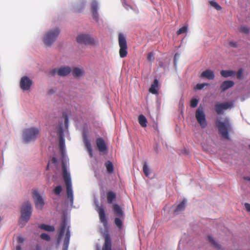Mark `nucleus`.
Instances as JSON below:
<instances>
[{
  "instance_id": "obj_1",
  "label": "nucleus",
  "mask_w": 250,
  "mask_h": 250,
  "mask_svg": "<svg viewBox=\"0 0 250 250\" xmlns=\"http://www.w3.org/2000/svg\"><path fill=\"white\" fill-rule=\"evenodd\" d=\"M64 129L62 121L58 125V135L60 150L61 153L62 174L66 186V197L71 208H74V194L72 189L70 173L68 170L69 158L66 154L64 139Z\"/></svg>"
},
{
  "instance_id": "obj_2",
  "label": "nucleus",
  "mask_w": 250,
  "mask_h": 250,
  "mask_svg": "<svg viewBox=\"0 0 250 250\" xmlns=\"http://www.w3.org/2000/svg\"><path fill=\"white\" fill-rule=\"evenodd\" d=\"M70 229V219L68 218L66 214H63L62 216L60 226L59 229V234L58 238V242H59L62 239L63 236H64L65 232L66 231V233L63 240L62 250H68L70 239L71 237V232Z\"/></svg>"
},
{
  "instance_id": "obj_3",
  "label": "nucleus",
  "mask_w": 250,
  "mask_h": 250,
  "mask_svg": "<svg viewBox=\"0 0 250 250\" xmlns=\"http://www.w3.org/2000/svg\"><path fill=\"white\" fill-rule=\"evenodd\" d=\"M61 30L59 27L51 28L46 31L43 36L42 41L46 47H51L58 39Z\"/></svg>"
},
{
  "instance_id": "obj_4",
  "label": "nucleus",
  "mask_w": 250,
  "mask_h": 250,
  "mask_svg": "<svg viewBox=\"0 0 250 250\" xmlns=\"http://www.w3.org/2000/svg\"><path fill=\"white\" fill-rule=\"evenodd\" d=\"M33 211L31 202L29 200L24 202L21 207V216L19 220L21 227L26 225L30 220Z\"/></svg>"
},
{
  "instance_id": "obj_5",
  "label": "nucleus",
  "mask_w": 250,
  "mask_h": 250,
  "mask_svg": "<svg viewBox=\"0 0 250 250\" xmlns=\"http://www.w3.org/2000/svg\"><path fill=\"white\" fill-rule=\"evenodd\" d=\"M216 125L221 136L223 138L229 140V132L232 129V125L229 118L226 117L224 122L217 120L216 122Z\"/></svg>"
},
{
  "instance_id": "obj_6",
  "label": "nucleus",
  "mask_w": 250,
  "mask_h": 250,
  "mask_svg": "<svg viewBox=\"0 0 250 250\" xmlns=\"http://www.w3.org/2000/svg\"><path fill=\"white\" fill-rule=\"evenodd\" d=\"M39 133V130L37 128L30 127L25 128L23 130L22 139L25 144H28L31 141H34Z\"/></svg>"
},
{
  "instance_id": "obj_7",
  "label": "nucleus",
  "mask_w": 250,
  "mask_h": 250,
  "mask_svg": "<svg viewBox=\"0 0 250 250\" xmlns=\"http://www.w3.org/2000/svg\"><path fill=\"white\" fill-rule=\"evenodd\" d=\"M96 210L98 212L100 222L103 224L105 230L108 229V220L106 216L104 208L103 206H100L98 199H94Z\"/></svg>"
},
{
  "instance_id": "obj_8",
  "label": "nucleus",
  "mask_w": 250,
  "mask_h": 250,
  "mask_svg": "<svg viewBox=\"0 0 250 250\" xmlns=\"http://www.w3.org/2000/svg\"><path fill=\"white\" fill-rule=\"evenodd\" d=\"M72 69L69 66L63 65L51 69L49 71L48 74L52 77H54L56 75L60 77H66L69 75Z\"/></svg>"
},
{
  "instance_id": "obj_9",
  "label": "nucleus",
  "mask_w": 250,
  "mask_h": 250,
  "mask_svg": "<svg viewBox=\"0 0 250 250\" xmlns=\"http://www.w3.org/2000/svg\"><path fill=\"white\" fill-rule=\"evenodd\" d=\"M76 41L80 44L94 45L95 39L89 34L81 33L78 34Z\"/></svg>"
},
{
  "instance_id": "obj_10",
  "label": "nucleus",
  "mask_w": 250,
  "mask_h": 250,
  "mask_svg": "<svg viewBox=\"0 0 250 250\" xmlns=\"http://www.w3.org/2000/svg\"><path fill=\"white\" fill-rule=\"evenodd\" d=\"M195 118L202 128H205L208 125L206 114L203 106L200 105L195 112Z\"/></svg>"
},
{
  "instance_id": "obj_11",
  "label": "nucleus",
  "mask_w": 250,
  "mask_h": 250,
  "mask_svg": "<svg viewBox=\"0 0 250 250\" xmlns=\"http://www.w3.org/2000/svg\"><path fill=\"white\" fill-rule=\"evenodd\" d=\"M234 106L233 101H228L224 103H217L214 106V110L218 115L224 114V111L231 109Z\"/></svg>"
},
{
  "instance_id": "obj_12",
  "label": "nucleus",
  "mask_w": 250,
  "mask_h": 250,
  "mask_svg": "<svg viewBox=\"0 0 250 250\" xmlns=\"http://www.w3.org/2000/svg\"><path fill=\"white\" fill-rule=\"evenodd\" d=\"M119 44L120 46L119 54L122 58L125 57L127 54V42L126 38L122 33L118 35Z\"/></svg>"
},
{
  "instance_id": "obj_13",
  "label": "nucleus",
  "mask_w": 250,
  "mask_h": 250,
  "mask_svg": "<svg viewBox=\"0 0 250 250\" xmlns=\"http://www.w3.org/2000/svg\"><path fill=\"white\" fill-rule=\"evenodd\" d=\"M32 197L36 208L42 210L45 205V201L38 190L36 189L32 192Z\"/></svg>"
},
{
  "instance_id": "obj_14",
  "label": "nucleus",
  "mask_w": 250,
  "mask_h": 250,
  "mask_svg": "<svg viewBox=\"0 0 250 250\" xmlns=\"http://www.w3.org/2000/svg\"><path fill=\"white\" fill-rule=\"evenodd\" d=\"M99 3L97 0H92L91 3V11L93 19L98 24H100V20L98 10H99Z\"/></svg>"
},
{
  "instance_id": "obj_15",
  "label": "nucleus",
  "mask_w": 250,
  "mask_h": 250,
  "mask_svg": "<svg viewBox=\"0 0 250 250\" xmlns=\"http://www.w3.org/2000/svg\"><path fill=\"white\" fill-rule=\"evenodd\" d=\"M33 83L32 80L27 76H24L21 78L20 86L23 91H28L31 89Z\"/></svg>"
},
{
  "instance_id": "obj_16",
  "label": "nucleus",
  "mask_w": 250,
  "mask_h": 250,
  "mask_svg": "<svg viewBox=\"0 0 250 250\" xmlns=\"http://www.w3.org/2000/svg\"><path fill=\"white\" fill-rule=\"evenodd\" d=\"M96 145L100 152L104 153L107 152V146L103 138L99 137L96 139Z\"/></svg>"
},
{
  "instance_id": "obj_17",
  "label": "nucleus",
  "mask_w": 250,
  "mask_h": 250,
  "mask_svg": "<svg viewBox=\"0 0 250 250\" xmlns=\"http://www.w3.org/2000/svg\"><path fill=\"white\" fill-rule=\"evenodd\" d=\"M234 84V82L232 80H227L224 81L220 86L221 92H224L228 89L233 87Z\"/></svg>"
},
{
  "instance_id": "obj_18",
  "label": "nucleus",
  "mask_w": 250,
  "mask_h": 250,
  "mask_svg": "<svg viewBox=\"0 0 250 250\" xmlns=\"http://www.w3.org/2000/svg\"><path fill=\"white\" fill-rule=\"evenodd\" d=\"M83 142L89 153V155L91 158H92L93 157V150L91 147L90 141L88 140L87 136L84 133L83 134Z\"/></svg>"
},
{
  "instance_id": "obj_19",
  "label": "nucleus",
  "mask_w": 250,
  "mask_h": 250,
  "mask_svg": "<svg viewBox=\"0 0 250 250\" xmlns=\"http://www.w3.org/2000/svg\"><path fill=\"white\" fill-rule=\"evenodd\" d=\"M86 3V0H79L77 5L73 7V10L75 12H80L84 9Z\"/></svg>"
},
{
  "instance_id": "obj_20",
  "label": "nucleus",
  "mask_w": 250,
  "mask_h": 250,
  "mask_svg": "<svg viewBox=\"0 0 250 250\" xmlns=\"http://www.w3.org/2000/svg\"><path fill=\"white\" fill-rule=\"evenodd\" d=\"M200 77L201 78H207L209 80H212L214 79L215 75L212 70L210 69H207L202 72Z\"/></svg>"
},
{
  "instance_id": "obj_21",
  "label": "nucleus",
  "mask_w": 250,
  "mask_h": 250,
  "mask_svg": "<svg viewBox=\"0 0 250 250\" xmlns=\"http://www.w3.org/2000/svg\"><path fill=\"white\" fill-rule=\"evenodd\" d=\"M72 74L75 78H78L84 74V71L83 68L75 67L72 70Z\"/></svg>"
},
{
  "instance_id": "obj_22",
  "label": "nucleus",
  "mask_w": 250,
  "mask_h": 250,
  "mask_svg": "<svg viewBox=\"0 0 250 250\" xmlns=\"http://www.w3.org/2000/svg\"><path fill=\"white\" fill-rule=\"evenodd\" d=\"M158 80L157 79H155L149 88V92L153 94H157L158 91Z\"/></svg>"
},
{
  "instance_id": "obj_23",
  "label": "nucleus",
  "mask_w": 250,
  "mask_h": 250,
  "mask_svg": "<svg viewBox=\"0 0 250 250\" xmlns=\"http://www.w3.org/2000/svg\"><path fill=\"white\" fill-rule=\"evenodd\" d=\"M220 74L225 78L232 77L235 75V71L232 70H222L220 71Z\"/></svg>"
},
{
  "instance_id": "obj_24",
  "label": "nucleus",
  "mask_w": 250,
  "mask_h": 250,
  "mask_svg": "<svg viewBox=\"0 0 250 250\" xmlns=\"http://www.w3.org/2000/svg\"><path fill=\"white\" fill-rule=\"evenodd\" d=\"M39 228L41 229L44 230L48 232H53L55 229L54 226L45 224H41L39 225Z\"/></svg>"
},
{
  "instance_id": "obj_25",
  "label": "nucleus",
  "mask_w": 250,
  "mask_h": 250,
  "mask_svg": "<svg viewBox=\"0 0 250 250\" xmlns=\"http://www.w3.org/2000/svg\"><path fill=\"white\" fill-rule=\"evenodd\" d=\"M114 213L120 216H123L124 215V211H123L121 207L118 204H114L113 208Z\"/></svg>"
},
{
  "instance_id": "obj_26",
  "label": "nucleus",
  "mask_w": 250,
  "mask_h": 250,
  "mask_svg": "<svg viewBox=\"0 0 250 250\" xmlns=\"http://www.w3.org/2000/svg\"><path fill=\"white\" fill-rule=\"evenodd\" d=\"M187 203V200L186 199H184L180 204L177 205L176 209H175V212L176 213L184 210L185 208V205Z\"/></svg>"
},
{
  "instance_id": "obj_27",
  "label": "nucleus",
  "mask_w": 250,
  "mask_h": 250,
  "mask_svg": "<svg viewBox=\"0 0 250 250\" xmlns=\"http://www.w3.org/2000/svg\"><path fill=\"white\" fill-rule=\"evenodd\" d=\"M116 198V194L113 191H109L107 194V200L109 204H111Z\"/></svg>"
},
{
  "instance_id": "obj_28",
  "label": "nucleus",
  "mask_w": 250,
  "mask_h": 250,
  "mask_svg": "<svg viewBox=\"0 0 250 250\" xmlns=\"http://www.w3.org/2000/svg\"><path fill=\"white\" fill-rule=\"evenodd\" d=\"M138 121L140 125L143 127L146 126L147 119L146 117L143 114L139 116Z\"/></svg>"
},
{
  "instance_id": "obj_29",
  "label": "nucleus",
  "mask_w": 250,
  "mask_h": 250,
  "mask_svg": "<svg viewBox=\"0 0 250 250\" xmlns=\"http://www.w3.org/2000/svg\"><path fill=\"white\" fill-rule=\"evenodd\" d=\"M105 166L108 173H112L114 171V166L113 163L109 160L106 161L105 163Z\"/></svg>"
},
{
  "instance_id": "obj_30",
  "label": "nucleus",
  "mask_w": 250,
  "mask_h": 250,
  "mask_svg": "<svg viewBox=\"0 0 250 250\" xmlns=\"http://www.w3.org/2000/svg\"><path fill=\"white\" fill-rule=\"evenodd\" d=\"M62 118L63 119L64 125L66 128H68L69 125L68 114L66 111H63Z\"/></svg>"
},
{
  "instance_id": "obj_31",
  "label": "nucleus",
  "mask_w": 250,
  "mask_h": 250,
  "mask_svg": "<svg viewBox=\"0 0 250 250\" xmlns=\"http://www.w3.org/2000/svg\"><path fill=\"white\" fill-rule=\"evenodd\" d=\"M208 241L212 244L214 247L218 250H220L221 249V246L215 241V240L212 236L209 235L208 236Z\"/></svg>"
},
{
  "instance_id": "obj_32",
  "label": "nucleus",
  "mask_w": 250,
  "mask_h": 250,
  "mask_svg": "<svg viewBox=\"0 0 250 250\" xmlns=\"http://www.w3.org/2000/svg\"><path fill=\"white\" fill-rule=\"evenodd\" d=\"M243 73L244 69L242 68H239L237 72L236 73L235 72V75L238 80H242L244 79Z\"/></svg>"
},
{
  "instance_id": "obj_33",
  "label": "nucleus",
  "mask_w": 250,
  "mask_h": 250,
  "mask_svg": "<svg viewBox=\"0 0 250 250\" xmlns=\"http://www.w3.org/2000/svg\"><path fill=\"white\" fill-rule=\"evenodd\" d=\"M199 103V99L197 98H192L190 102V105L192 108L196 107Z\"/></svg>"
},
{
  "instance_id": "obj_34",
  "label": "nucleus",
  "mask_w": 250,
  "mask_h": 250,
  "mask_svg": "<svg viewBox=\"0 0 250 250\" xmlns=\"http://www.w3.org/2000/svg\"><path fill=\"white\" fill-rule=\"evenodd\" d=\"M62 190V187L61 185L56 186L53 189V192L55 195L59 196Z\"/></svg>"
},
{
  "instance_id": "obj_35",
  "label": "nucleus",
  "mask_w": 250,
  "mask_h": 250,
  "mask_svg": "<svg viewBox=\"0 0 250 250\" xmlns=\"http://www.w3.org/2000/svg\"><path fill=\"white\" fill-rule=\"evenodd\" d=\"M210 5L214 7L217 10H220L222 9L221 6L216 1L213 0L209 1Z\"/></svg>"
},
{
  "instance_id": "obj_36",
  "label": "nucleus",
  "mask_w": 250,
  "mask_h": 250,
  "mask_svg": "<svg viewBox=\"0 0 250 250\" xmlns=\"http://www.w3.org/2000/svg\"><path fill=\"white\" fill-rule=\"evenodd\" d=\"M188 25H185L181 27L176 32L178 35H181L183 33H186L188 31Z\"/></svg>"
},
{
  "instance_id": "obj_37",
  "label": "nucleus",
  "mask_w": 250,
  "mask_h": 250,
  "mask_svg": "<svg viewBox=\"0 0 250 250\" xmlns=\"http://www.w3.org/2000/svg\"><path fill=\"white\" fill-rule=\"evenodd\" d=\"M143 172L146 176L149 175V168L146 162H145L143 165Z\"/></svg>"
},
{
  "instance_id": "obj_38",
  "label": "nucleus",
  "mask_w": 250,
  "mask_h": 250,
  "mask_svg": "<svg viewBox=\"0 0 250 250\" xmlns=\"http://www.w3.org/2000/svg\"><path fill=\"white\" fill-rule=\"evenodd\" d=\"M114 223L119 228H121L123 226V222L122 220L118 217L115 218Z\"/></svg>"
},
{
  "instance_id": "obj_39",
  "label": "nucleus",
  "mask_w": 250,
  "mask_h": 250,
  "mask_svg": "<svg viewBox=\"0 0 250 250\" xmlns=\"http://www.w3.org/2000/svg\"><path fill=\"white\" fill-rule=\"evenodd\" d=\"M208 85L209 84L208 83H199L195 85V89L196 90H202L205 86Z\"/></svg>"
},
{
  "instance_id": "obj_40",
  "label": "nucleus",
  "mask_w": 250,
  "mask_h": 250,
  "mask_svg": "<svg viewBox=\"0 0 250 250\" xmlns=\"http://www.w3.org/2000/svg\"><path fill=\"white\" fill-rule=\"evenodd\" d=\"M40 237L42 239L47 241H50L51 240L50 235L46 233H42L40 235Z\"/></svg>"
},
{
  "instance_id": "obj_41",
  "label": "nucleus",
  "mask_w": 250,
  "mask_h": 250,
  "mask_svg": "<svg viewBox=\"0 0 250 250\" xmlns=\"http://www.w3.org/2000/svg\"><path fill=\"white\" fill-rule=\"evenodd\" d=\"M240 31L243 33L246 34H249L250 33V28L247 26H241L239 29Z\"/></svg>"
},
{
  "instance_id": "obj_42",
  "label": "nucleus",
  "mask_w": 250,
  "mask_h": 250,
  "mask_svg": "<svg viewBox=\"0 0 250 250\" xmlns=\"http://www.w3.org/2000/svg\"><path fill=\"white\" fill-rule=\"evenodd\" d=\"M180 54L178 53H175L174 55V64L175 67L177 66V61H178L179 58H180Z\"/></svg>"
},
{
  "instance_id": "obj_43",
  "label": "nucleus",
  "mask_w": 250,
  "mask_h": 250,
  "mask_svg": "<svg viewBox=\"0 0 250 250\" xmlns=\"http://www.w3.org/2000/svg\"><path fill=\"white\" fill-rule=\"evenodd\" d=\"M57 91V88L56 87H53V88H50L49 89H48V91H47V94L48 95H52L53 94H54Z\"/></svg>"
},
{
  "instance_id": "obj_44",
  "label": "nucleus",
  "mask_w": 250,
  "mask_h": 250,
  "mask_svg": "<svg viewBox=\"0 0 250 250\" xmlns=\"http://www.w3.org/2000/svg\"><path fill=\"white\" fill-rule=\"evenodd\" d=\"M229 44L230 47L233 48H237L238 46L237 42L233 41H230Z\"/></svg>"
},
{
  "instance_id": "obj_45",
  "label": "nucleus",
  "mask_w": 250,
  "mask_h": 250,
  "mask_svg": "<svg viewBox=\"0 0 250 250\" xmlns=\"http://www.w3.org/2000/svg\"><path fill=\"white\" fill-rule=\"evenodd\" d=\"M154 150L158 154L161 150V148L158 144H156L154 146Z\"/></svg>"
},
{
  "instance_id": "obj_46",
  "label": "nucleus",
  "mask_w": 250,
  "mask_h": 250,
  "mask_svg": "<svg viewBox=\"0 0 250 250\" xmlns=\"http://www.w3.org/2000/svg\"><path fill=\"white\" fill-rule=\"evenodd\" d=\"M147 60L149 61H152L154 60V58L153 57V53L152 52H150L148 54Z\"/></svg>"
},
{
  "instance_id": "obj_47",
  "label": "nucleus",
  "mask_w": 250,
  "mask_h": 250,
  "mask_svg": "<svg viewBox=\"0 0 250 250\" xmlns=\"http://www.w3.org/2000/svg\"><path fill=\"white\" fill-rule=\"evenodd\" d=\"M51 163L56 165L58 163V159L56 157H53L51 160Z\"/></svg>"
},
{
  "instance_id": "obj_48",
  "label": "nucleus",
  "mask_w": 250,
  "mask_h": 250,
  "mask_svg": "<svg viewBox=\"0 0 250 250\" xmlns=\"http://www.w3.org/2000/svg\"><path fill=\"white\" fill-rule=\"evenodd\" d=\"M246 210L250 212V204L248 203H245L244 204Z\"/></svg>"
},
{
  "instance_id": "obj_49",
  "label": "nucleus",
  "mask_w": 250,
  "mask_h": 250,
  "mask_svg": "<svg viewBox=\"0 0 250 250\" xmlns=\"http://www.w3.org/2000/svg\"><path fill=\"white\" fill-rule=\"evenodd\" d=\"M18 242L19 244H21L24 242V238L21 236H19L18 237Z\"/></svg>"
},
{
  "instance_id": "obj_50",
  "label": "nucleus",
  "mask_w": 250,
  "mask_h": 250,
  "mask_svg": "<svg viewBox=\"0 0 250 250\" xmlns=\"http://www.w3.org/2000/svg\"><path fill=\"white\" fill-rule=\"evenodd\" d=\"M123 4V6L127 10L131 8V7L128 4H127L125 2H124Z\"/></svg>"
},
{
  "instance_id": "obj_51",
  "label": "nucleus",
  "mask_w": 250,
  "mask_h": 250,
  "mask_svg": "<svg viewBox=\"0 0 250 250\" xmlns=\"http://www.w3.org/2000/svg\"><path fill=\"white\" fill-rule=\"evenodd\" d=\"M34 250H42L41 246L40 244H36Z\"/></svg>"
},
{
  "instance_id": "obj_52",
  "label": "nucleus",
  "mask_w": 250,
  "mask_h": 250,
  "mask_svg": "<svg viewBox=\"0 0 250 250\" xmlns=\"http://www.w3.org/2000/svg\"><path fill=\"white\" fill-rule=\"evenodd\" d=\"M183 153L185 155H188L189 154V152L188 150L185 149L183 150Z\"/></svg>"
},
{
  "instance_id": "obj_53",
  "label": "nucleus",
  "mask_w": 250,
  "mask_h": 250,
  "mask_svg": "<svg viewBox=\"0 0 250 250\" xmlns=\"http://www.w3.org/2000/svg\"><path fill=\"white\" fill-rule=\"evenodd\" d=\"M16 250H21V247L20 245H18L16 248Z\"/></svg>"
},
{
  "instance_id": "obj_54",
  "label": "nucleus",
  "mask_w": 250,
  "mask_h": 250,
  "mask_svg": "<svg viewBox=\"0 0 250 250\" xmlns=\"http://www.w3.org/2000/svg\"><path fill=\"white\" fill-rule=\"evenodd\" d=\"M244 179H245V180H248V181H250V177H245L244 178Z\"/></svg>"
},
{
  "instance_id": "obj_55",
  "label": "nucleus",
  "mask_w": 250,
  "mask_h": 250,
  "mask_svg": "<svg viewBox=\"0 0 250 250\" xmlns=\"http://www.w3.org/2000/svg\"><path fill=\"white\" fill-rule=\"evenodd\" d=\"M49 168V162H48L47 163V166H46V170H48Z\"/></svg>"
},
{
  "instance_id": "obj_56",
  "label": "nucleus",
  "mask_w": 250,
  "mask_h": 250,
  "mask_svg": "<svg viewBox=\"0 0 250 250\" xmlns=\"http://www.w3.org/2000/svg\"><path fill=\"white\" fill-rule=\"evenodd\" d=\"M245 100V98L244 97H242L241 98V101L242 102H244Z\"/></svg>"
},
{
  "instance_id": "obj_57",
  "label": "nucleus",
  "mask_w": 250,
  "mask_h": 250,
  "mask_svg": "<svg viewBox=\"0 0 250 250\" xmlns=\"http://www.w3.org/2000/svg\"><path fill=\"white\" fill-rule=\"evenodd\" d=\"M160 65L161 66H163V63L162 62H161V63L160 64Z\"/></svg>"
},
{
  "instance_id": "obj_58",
  "label": "nucleus",
  "mask_w": 250,
  "mask_h": 250,
  "mask_svg": "<svg viewBox=\"0 0 250 250\" xmlns=\"http://www.w3.org/2000/svg\"><path fill=\"white\" fill-rule=\"evenodd\" d=\"M181 103H182V101L181 100V101H180V103L181 104Z\"/></svg>"
},
{
  "instance_id": "obj_59",
  "label": "nucleus",
  "mask_w": 250,
  "mask_h": 250,
  "mask_svg": "<svg viewBox=\"0 0 250 250\" xmlns=\"http://www.w3.org/2000/svg\"><path fill=\"white\" fill-rule=\"evenodd\" d=\"M249 147L250 149V145L249 146Z\"/></svg>"
}]
</instances>
